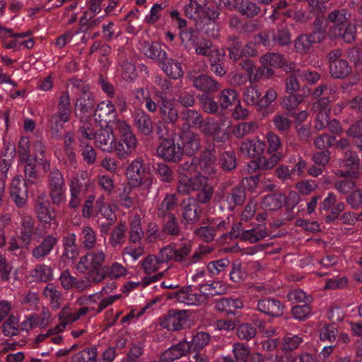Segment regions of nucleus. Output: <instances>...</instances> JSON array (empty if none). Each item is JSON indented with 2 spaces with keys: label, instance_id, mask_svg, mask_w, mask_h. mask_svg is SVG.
<instances>
[{
  "label": "nucleus",
  "instance_id": "1",
  "mask_svg": "<svg viewBox=\"0 0 362 362\" xmlns=\"http://www.w3.org/2000/svg\"><path fill=\"white\" fill-rule=\"evenodd\" d=\"M216 156L211 151H205L199 160L185 162L180 168L177 191L186 195L199 191L197 200L204 204L210 200L214 189L208 182L216 173Z\"/></svg>",
  "mask_w": 362,
  "mask_h": 362
},
{
  "label": "nucleus",
  "instance_id": "20",
  "mask_svg": "<svg viewBox=\"0 0 362 362\" xmlns=\"http://www.w3.org/2000/svg\"><path fill=\"white\" fill-rule=\"evenodd\" d=\"M10 193L16 205L21 206L25 203L27 197L26 184L22 181L20 176L14 177L12 180Z\"/></svg>",
  "mask_w": 362,
  "mask_h": 362
},
{
  "label": "nucleus",
  "instance_id": "42",
  "mask_svg": "<svg viewBox=\"0 0 362 362\" xmlns=\"http://www.w3.org/2000/svg\"><path fill=\"white\" fill-rule=\"evenodd\" d=\"M33 231V222L30 217H26L22 222L20 238L25 246L30 245Z\"/></svg>",
  "mask_w": 362,
  "mask_h": 362
},
{
  "label": "nucleus",
  "instance_id": "55",
  "mask_svg": "<svg viewBox=\"0 0 362 362\" xmlns=\"http://www.w3.org/2000/svg\"><path fill=\"white\" fill-rule=\"evenodd\" d=\"M220 164L224 170H231L236 166L235 157L232 151H226L220 157Z\"/></svg>",
  "mask_w": 362,
  "mask_h": 362
},
{
  "label": "nucleus",
  "instance_id": "33",
  "mask_svg": "<svg viewBox=\"0 0 362 362\" xmlns=\"http://www.w3.org/2000/svg\"><path fill=\"white\" fill-rule=\"evenodd\" d=\"M142 52L148 58L157 60L159 62H162L163 60L166 59L167 53L165 51L162 50L160 47L156 43L150 44L145 42L142 45Z\"/></svg>",
  "mask_w": 362,
  "mask_h": 362
},
{
  "label": "nucleus",
  "instance_id": "46",
  "mask_svg": "<svg viewBox=\"0 0 362 362\" xmlns=\"http://www.w3.org/2000/svg\"><path fill=\"white\" fill-rule=\"evenodd\" d=\"M233 354L235 362H246L250 356V351L247 346L236 343L233 345Z\"/></svg>",
  "mask_w": 362,
  "mask_h": 362
},
{
  "label": "nucleus",
  "instance_id": "9",
  "mask_svg": "<svg viewBox=\"0 0 362 362\" xmlns=\"http://www.w3.org/2000/svg\"><path fill=\"white\" fill-rule=\"evenodd\" d=\"M71 113L70 98L67 93H64L60 98L58 105V111L53 117V122L51 130L54 136L63 128V124L68 122Z\"/></svg>",
  "mask_w": 362,
  "mask_h": 362
},
{
  "label": "nucleus",
  "instance_id": "58",
  "mask_svg": "<svg viewBox=\"0 0 362 362\" xmlns=\"http://www.w3.org/2000/svg\"><path fill=\"white\" fill-rule=\"evenodd\" d=\"M239 11L247 16H253L259 13V8L252 2L242 0L239 5Z\"/></svg>",
  "mask_w": 362,
  "mask_h": 362
},
{
  "label": "nucleus",
  "instance_id": "28",
  "mask_svg": "<svg viewBox=\"0 0 362 362\" xmlns=\"http://www.w3.org/2000/svg\"><path fill=\"white\" fill-rule=\"evenodd\" d=\"M35 210L37 218L41 223L51 225L52 221H54V211L50 208L48 202L38 199Z\"/></svg>",
  "mask_w": 362,
  "mask_h": 362
},
{
  "label": "nucleus",
  "instance_id": "21",
  "mask_svg": "<svg viewBox=\"0 0 362 362\" xmlns=\"http://www.w3.org/2000/svg\"><path fill=\"white\" fill-rule=\"evenodd\" d=\"M182 216L188 223H194L198 221L201 209L197 201L189 198L182 202Z\"/></svg>",
  "mask_w": 362,
  "mask_h": 362
},
{
  "label": "nucleus",
  "instance_id": "59",
  "mask_svg": "<svg viewBox=\"0 0 362 362\" xmlns=\"http://www.w3.org/2000/svg\"><path fill=\"white\" fill-rule=\"evenodd\" d=\"M277 97L276 91L273 88L268 89L264 95L259 98L258 103L259 109H264L269 107L272 102H274Z\"/></svg>",
  "mask_w": 362,
  "mask_h": 362
},
{
  "label": "nucleus",
  "instance_id": "45",
  "mask_svg": "<svg viewBox=\"0 0 362 362\" xmlns=\"http://www.w3.org/2000/svg\"><path fill=\"white\" fill-rule=\"evenodd\" d=\"M260 62L264 66L281 67L285 64V60L282 55L276 53H268L263 55Z\"/></svg>",
  "mask_w": 362,
  "mask_h": 362
},
{
  "label": "nucleus",
  "instance_id": "18",
  "mask_svg": "<svg viewBox=\"0 0 362 362\" xmlns=\"http://www.w3.org/2000/svg\"><path fill=\"white\" fill-rule=\"evenodd\" d=\"M189 351V343L183 340L177 344L170 346L162 353L160 359L163 362H173L180 358Z\"/></svg>",
  "mask_w": 362,
  "mask_h": 362
},
{
  "label": "nucleus",
  "instance_id": "32",
  "mask_svg": "<svg viewBox=\"0 0 362 362\" xmlns=\"http://www.w3.org/2000/svg\"><path fill=\"white\" fill-rule=\"evenodd\" d=\"M115 115V108L113 104L109 100L103 101L99 103L95 111L96 119L98 118L100 120L105 121V122L114 118Z\"/></svg>",
  "mask_w": 362,
  "mask_h": 362
},
{
  "label": "nucleus",
  "instance_id": "51",
  "mask_svg": "<svg viewBox=\"0 0 362 362\" xmlns=\"http://www.w3.org/2000/svg\"><path fill=\"white\" fill-rule=\"evenodd\" d=\"M64 181L61 172L57 169H53L49 178V189L64 188Z\"/></svg>",
  "mask_w": 362,
  "mask_h": 362
},
{
  "label": "nucleus",
  "instance_id": "8",
  "mask_svg": "<svg viewBox=\"0 0 362 362\" xmlns=\"http://www.w3.org/2000/svg\"><path fill=\"white\" fill-rule=\"evenodd\" d=\"M127 176L128 184L132 187L145 184L146 187H149L151 185L149 173L141 160L136 159L129 165Z\"/></svg>",
  "mask_w": 362,
  "mask_h": 362
},
{
  "label": "nucleus",
  "instance_id": "3",
  "mask_svg": "<svg viewBox=\"0 0 362 362\" xmlns=\"http://www.w3.org/2000/svg\"><path fill=\"white\" fill-rule=\"evenodd\" d=\"M113 129L118 134L119 140H116L115 153L119 158H127L137 146V140L125 121L114 122Z\"/></svg>",
  "mask_w": 362,
  "mask_h": 362
},
{
  "label": "nucleus",
  "instance_id": "5",
  "mask_svg": "<svg viewBox=\"0 0 362 362\" xmlns=\"http://www.w3.org/2000/svg\"><path fill=\"white\" fill-rule=\"evenodd\" d=\"M105 258V254L103 251L88 252L81 257L76 269L82 273L88 272L93 281L99 283L105 277V274L99 270Z\"/></svg>",
  "mask_w": 362,
  "mask_h": 362
},
{
  "label": "nucleus",
  "instance_id": "14",
  "mask_svg": "<svg viewBox=\"0 0 362 362\" xmlns=\"http://www.w3.org/2000/svg\"><path fill=\"white\" fill-rule=\"evenodd\" d=\"M161 325L169 331L180 330L189 325V317L183 310L172 312L163 319Z\"/></svg>",
  "mask_w": 362,
  "mask_h": 362
},
{
  "label": "nucleus",
  "instance_id": "10",
  "mask_svg": "<svg viewBox=\"0 0 362 362\" xmlns=\"http://www.w3.org/2000/svg\"><path fill=\"white\" fill-rule=\"evenodd\" d=\"M299 197L296 192H291L286 199L281 194H272L265 196L260 203V206L265 210L273 211L280 208L283 203L286 202L288 206H294L298 204Z\"/></svg>",
  "mask_w": 362,
  "mask_h": 362
},
{
  "label": "nucleus",
  "instance_id": "12",
  "mask_svg": "<svg viewBox=\"0 0 362 362\" xmlns=\"http://www.w3.org/2000/svg\"><path fill=\"white\" fill-rule=\"evenodd\" d=\"M191 245L188 242H183L179 245H168L161 249L163 261L175 260L180 262L190 252Z\"/></svg>",
  "mask_w": 362,
  "mask_h": 362
},
{
  "label": "nucleus",
  "instance_id": "36",
  "mask_svg": "<svg viewBox=\"0 0 362 362\" xmlns=\"http://www.w3.org/2000/svg\"><path fill=\"white\" fill-rule=\"evenodd\" d=\"M94 107L93 98L89 95H83L76 102V115L81 117H85L86 114L91 113Z\"/></svg>",
  "mask_w": 362,
  "mask_h": 362
},
{
  "label": "nucleus",
  "instance_id": "40",
  "mask_svg": "<svg viewBox=\"0 0 362 362\" xmlns=\"http://www.w3.org/2000/svg\"><path fill=\"white\" fill-rule=\"evenodd\" d=\"M161 250L158 256L149 255L142 262V267L146 274H151L161 267L163 263L168 261H163L161 258Z\"/></svg>",
  "mask_w": 362,
  "mask_h": 362
},
{
  "label": "nucleus",
  "instance_id": "52",
  "mask_svg": "<svg viewBox=\"0 0 362 362\" xmlns=\"http://www.w3.org/2000/svg\"><path fill=\"white\" fill-rule=\"evenodd\" d=\"M126 232V227L124 225H119L117 226L111 233L110 243L114 247L120 245L124 242V238Z\"/></svg>",
  "mask_w": 362,
  "mask_h": 362
},
{
  "label": "nucleus",
  "instance_id": "16",
  "mask_svg": "<svg viewBox=\"0 0 362 362\" xmlns=\"http://www.w3.org/2000/svg\"><path fill=\"white\" fill-rule=\"evenodd\" d=\"M158 155L166 160L177 161L182 156L180 144L176 146L173 139H166L162 141L157 150Z\"/></svg>",
  "mask_w": 362,
  "mask_h": 362
},
{
  "label": "nucleus",
  "instance_id": "2",
  "mask_svg": "<svg viewBox=\"0 0 362 362\" xmlns=\"http://www.w3.org/2000/svg\"><path fill=\"white\" fill-rule=\"evenodd\" d=\"M348 13L346 10H335L328 16V35L330 38L341 37L347 42H351L355 38L356 27L351 24H346Z\"/></svg>",
  "mask_w": 362,
  "mask_h": 362
},
{
  "label": "nucleus",
  "instance_id": "44",
  "mask_svg": "<svg viewBox=\"0 0 362 362\" xmlns=\"http://www.w3.org/2000/svg\"><path fill=\"white\" fill-rule=\"evenodd\" d=\"M143 235L144 231L141 227V218L139 216H134L130 221V240L136 243L141 240Z\"/></svg>",
  "mask_w": 362,
  "mask_h": 362
},
{
  "label": "nucleus",
  "instance_id": "27",
  "mask_svg": "<svg viewBox=\"0 0 362 362\" xmlns=\"http://www.w3.org/2000/svg\"><path fill=\"white\" fill-rule=\"evenodd\" d=\"M159 110L160 116L165 122L173 123L177 120L178 114L173 100L162 98Z\"/></svg>",
  "mask_w": 362,
  "mask_h": 362
},
{
  "label": "nucleus",
  "instance_id": "25",
  "mask_svg": "<svg viewBox=\"0 0 362 362\" xmlns=\"http://www.w3.org/2000/svg\"><path fill=\"white\" fill-rule=\"evenodd\" d=\"M339 167L342 168H348V170H340V175L346 177H356V175L353 172L351 173L349 170H354L359 165V158L351 151H347L345 153L344 159L339 162Z\"/></svg>",
  "mask_w": 362,
  "mask_h": 362
},
{
  "label": "nucleus",
  "instance_id": "15",
  "mask_svg": "<svg viewBox=\"0 0 362 362\" xmlns=\"http://www.w3.org/2000/svg\"><path fill=\"white\" fill-rule=\"evenodd\" d=\"M88 312L89 308L87 307H83L78 311L71 312L69 305L64 306L59 314L60 323L54 328V332H62L68 324L75 322L80 317L86 315Z\"/></svg>",
  "mask_w": 362,
  "mask_h": 362
},
{
  "label": "nucleus",
  "instance_id": "17",
  "mask_svg": "<svg viewBox=\"0 0 362 362\" xmlns=\"http://www.w3.org/2000/svg\"><path fill=\"white\" fill-rule=\"evenodd\" d=\"M175 298L177 301L188 305H199L206 302L207 296L204 293H196L190 288L179 291Z\"/></svg>",
  "mask_w": 362,
  "mask_h": 362
},
{
  "label": "nucleus",
  "instance_id": "54",
  "mask_svg": "<svg viewBox=\"0 0 362 362\" xmlns=\"http://www.w3.org/2000/svg\"><path fill=\"white\" fill-rule=\"evenodd\" d=\"M199 101L204 110L209 113L217 112L218 105L217 103L206 93L202 94L199 97Z\"/></svg>",
  "mask_w": 362,
  "mask_h": 362
},
{
  "label": "nucleus",
  "instance_id": "26",
  "mask_svg": "<svg viewBox=\"0 0 362 362\" xmlns=\"http://www.w3.org/2000/svg\"><path fill=\"white\" fill-rule=\"evenodd\" d=\"M163 71L170 78L177 79L183 75L181 64L173 59L168 58L159 62Z\"/></svg>",
  "mask_w": 362,
  "mask_h": 362
},
{
  "label": "nucleus",
  "instance_id": "57",
  "mask_svg": "<svg viewBox=\"0 0 362 362\" xmlns=\"http://www.w3.org/2000/svg\"><path fill=\"white\" fill-rule=\"evenodd\" d=\"M283 158L281 153H276L271 156L269 159L265 157H259V165L261 169L269 170L273 168Z\"/></svg>",
  "mask_w": 362,
  "mask_h": 362
},
{
  "label": "nucleus",
  "instance_id": "39",
  "mask_svg": "<svg viewBox=\"0 0 362 362\" xmlns=\"http://www.w3.org/2000/svg\"><path fill=\"white\" fill-rule=\"evenodd\" d=\"M243 307V303L239 298H221L216 303L217 310L226 311L228 313H233L234 310L240 309Z\"/></svg>",
  "mask_w": 362,
  "mask_h": 362
},
{
  "label": "nucleus",
  "instance_id": "48",
  "mask_svg": "<svg viewBox=\"0 0 362 362\" xmlns=\"http://www.w3.org/2000/svg\"><path fill=\"white\" fill-rule=\"evenodd\" d=\"M19 329V319L15 316L9 317L3 324L2 330L6 336L16 335Z\"/></svg>",
  "mask_w": 362,
  "mask_h": 362
},
{
  "label": "nucleus",
  "instance_id": "13",
  "mask_svg": "<svg viewBox=\"0 0 362 362\" xmlns=\"http://www.w3.org/2000/svg\"><path fill=\"white\" fill-rule=\"evenodd\" d=\"M325 33L321 30H316L310 35H301L295 40V48L300 54H306L310 52L315 43L324 40Z\"/></svg>",
  "mask_w": 362,
  "mask_h": 362
},
{
  "label": "nucleus",
  "instance_id": "50",
  "mask_svg": "<svg viewBox=\"0 0 362 362\" xmlns=\"http://www.w3.org/2000/svg\"><path fill=\"white\" fill-rule=\"evenodd\" d=\"M260 98V93L258 89L255 86H251L245 90L243 93L244 101L250 105H255L258 107L259 99Z\"/></svg>",
  "mask_w": 362,
  "mask_h": 362
},
{
  "label": "nucleus",
  "instance_id": "29",
  "mask_svg": "<svg viewBox=\"0 0 362 362\" xmlns=\"http://www.w3.org/2000/svg\"><path fill=\"white\" fill-rule=\"evenodd\" d=\"M181 145L182 146V153H185L191 155L197 151L199 146L197 136L192 132H183L180 136Z\"/></svg>",
  "mask_w": 362,
  "mask_h": 362
},
{
  "label": "nucleus",
  "instance_id": "6",
  "mask_svg": "<svg viewBox=\"0 0 362 362\" xmlns=\"http://www.w3.org/2000/svg\"><path fill=\"white\" fill-rule=\"evenodd\" d=\"M329 103L328 98H322L313 104V110L316 117L315 127L317 129H322L327 125L333 134H339L341 132L339 122L335 119L328 122Z\"/></svg>",
  "mask_w": 362,
  "mask_h": 362
},
{
  "label": "nucleus",
  "instance_id": "19",
  "mask_svg": "<svg viewBox=\"0 0 362 362\" xmlns=\"http://www.w3.org/2000/svg\"><path fill=\"white\" fill-rule=\"evenodd\" d=\"M341 54L339 50L329 54L330 59H334L330 64V73L334 78H339L346 76L350 72V67L346 61L337 59Z\"/></svg>",
  "mask_w": 362,
  "mask_h": 362
},
{
  "label": "nucleus",
  "instance_id": "7",
  "mask_svg": "<svg viewBox=\"0 0 362 362\" xmlns=\"http://www.w3.org/2000/svg\"><path fill=\"white\" fill-rule=\"evenodd\" d=\"M231 122L228 118L218 120L208 119L202 126V132L213 136L217 141H225L229 136V129Z\"/></svg>",
  "mask_w": 362,
  "mask_h": 362
},
{
  "label": "nucleus",
  "instance_id": "53",
  "mask_svg": "<svg viewBox=\"0 0 362 362\" xmlns=\"http://www.w3.org/2000/svg\"><path fill=\"white\" fill-rule=\"evenodd\" d=\"M303 339L299 335L287 334L282 343V349L286 351L296 349L302 343Z\"/></svg>",
  "mask_w": 362,
  "mask_h": 362
},
{
  "label": "nucleus",
  "instance_id": "34",
  "mask_svg": "<svg viewBox=\"0 0 362 362\" xmlns=\"http://www.w3.org/2000/svg\"><path fill=\"white\" fill-rule=\"evenodd\" d=\"M218 100L222 109H227L240 101L237 91L232 88L223 90Z\"/></svg>",
  "mask_w": 362,
  "mask_h": 362
},
{
  "label": "nucleus",
  "instance_id": "61",
  "mask_svg": "<svg viewBox=\"0 0 362 362\" xmlns=\"http://www.w3.org/2000/svg\"><path fill=\"white\" fill-rule=\"evenodd\" d=\"M18 154L21 160H31L32 156L30 155L29 140L26 137H23L18 144Z\"/></svg>",
  "mask_w": 362,
  "mask_h": 362
},
{
  "label": "nucleus",
  "instance_id": "4",
  "mask_svg": "<svg viewBox=\"0 0 362 362\" xmlns=\"http://www.w3.org/2000/svg\"><path fill=\"white\" fill-rule=\"evenodd\" d=\"M80 132L83 138L88 140L94 139L95 145L102 151L115 153L116 139L111 128H101L94 132L92 125L85 123L81 127Z\"/></svg>",
  "mask_w": 362,
  "mask_h": 362
},
{
  "label": "nucleus",
  "instance_id": "63",
  "mask_svg": "<svg viewBox=\"0 0 362 362\" xmlns=\"http://www.w3.org/2000/svg\"><path fill=\"white\" fill-rule=\"evenodd\" d=\"M303 100L301 95H290L281 101L282 106L288 110L294 109Z\"/></svg>",
  "mask_w": 362,
  "mask_h": 362
},
{
  "label": "nucleus",
  "instance_id": "47",
  "mask_svg": "<svg viewBox=\"0 0 362 362\" xmlns=\"http://www.w3.org/2000/svg\"><path fill=\"white\" fill-rule=\"evenodd\" d=\"M52 270L45 264L36 267L31 272V276L37 281H49L52 279Z\"/></svg>",
  "mask_w": 362,
  "mask_h": 362
},
{
  "label": "nucleus",
  "instance_id": "64",
  "mask_svg": "<svg viewBox=\"0 0 362 362\" xmlns=\"http://www.w3.org/2000/svg\"><path fill=\"white\" fill-rule=\"evenodd\" d=\"M177 205L175 195L168 194L160 203L158 210L161 215H165L166 211L173 209Z\"/></svg>",
  "mask_w": 362,
  "mask_h": 362
},
{
  "label": "nucleus",
  "instance_id": "30",
  "mask_svg": "<svg viewBox=\"0 0 362 362\" xmlns=\"http://www.w3.org/2000/svg\"><path fill=\"white\" fill-rule=\"evenodd\" d=\"M57 240L53 235H47L42 243L33 248L32 254L36 259H41L48 255L56 245Z\"/></svg>",
  "mask_w": 362,
  "mask_h": 362
},
{
  "label": "nucleus",
  "instance_id": "31",
  "mask_svg": "<svg viewBox=\"0 0 362 362\" xmlns=\"http://www.w3.org/2000/svg\"><path fill=\"white\" fill-rule=\"evenodd\" d=\"M134 122L141 134L148 135L152 132L153 124L151 119L143 110H138L135 112Z\"/></svg>",
  "mask_w": 362,
  "mask_h": 362
},
{
  "label": "nucleus",
  "instance_id": "38",
  "mask_svg": "<svg viewBox=\"0 0 362 362\" xmlns=\"http://www.w3.org/2000/svg\"><path fill=\"white\" fill-rule=\"evenodd\" d=\"M43 296L49 301L52 308L58 309L61 304L62 295L57 287L52 284H47L43 290Z\"/></svg>",
  "mask_w": 362,
  "mask_h": 362
},
{
  "label": "nucleus",
  "instance_id": "11",
  "mask_svg": "<svg viewBox=\"0 0 362 362\" xmlns=\"http://www.w3.org/2000/svg\"><path fill=\"white\" fill-rule=\"evenodd\" d=\"M207 0H190L185 7V13L191 18L197 19L208 16L210 19H216L219 16L216 11H209L206 7Z\"/></svg>",
  "mask_w": 362,
  "mask_h": 362
},
{
  "label": "nucleus",
  "instance_id": "41",
  "mask_svg": "<svg viewBox=\"0 0 362 362\" xmlns=\"http://www.w3.org/2000/svg\"><path fill=\"white\" fill-rule=\"evenodd\" d=\"M210 340V335L204 332H198L193 334L189 343V351H199L203 349Z\"/></svg>",
  "mask_w": 362,
  "mask_h": 362
},
{
  "label": "nucleus",
  "instance_id": "23",
  "mask_svg": "<svg viewBox=\"0 0 362 362\" xmlns=\"http://www.w3.org/2000/svg\"><path fill=\"white\" fill-rule=\"evenodd\" d=\"M259 311L272 316H279L283 313V306L281 303L275 299H263L258 302Z\"/></svg>",
  "mask_w": 362,
  "mask_h": 362
},
{
  "label": "nucleus",
  "instance_id": "22",
  "mask_svg": "<svg viewBox=\"0 0 362 362\" xmlns=\"http://www.w3.org/2000/svg\"><path fill=\"white\" fill-rule=\"evenodd\" d=\"M189 78L193 81L194 86L204 92L215 91L219 88L218 84L206 75L195 77L192 72L189 73Z\"/></svg>",
  "mask_w": 362,
  "mask_h": 362
},
{
  "label": "nucleus",
  "instance_id": "49",
  "mask_svg": "<svg viewBox=\"0 0 362 362\" xmlns=\"http://www.w3.org/2000/svg\"><path fill=\"white\" fill-rule=\"evenodd\" d=\"M96 206L98 209V212L96 213L98 216L99 214L101 215L108 223H112L115 220V216L112 209L109 205L105 204L103 199L100 198L97 200Z\"/></svg>",
  "mask_w": 362,
  "mask_h": 362
},
{
  "label": "nucleus",
  "instance_id": "62",
  "mask_svg": "<svg viewBox=\"0 0 362 362\" xmlns=\"http://www.w3.org/2000/svg\"><path fill=\"white\" fill-rule=\"evenodd\" d=\"M256 335V329L250 324H243L238 328V336L241 339L250 340Z\"/></svg>",
  "mask_w": 362,
  "mask_h": 362
},
{
  "label": "nucleus",
  "instance_id": "60",
  "mask_svg": "<svg viewBox=\"0 0 362 362\" xmlns=\"http://www.w3.org/2000/svg\"><path fill=\"white\" fill-rule=\"evenodd\" d=\"M33 315L37 327H44L50 322L51 315L47 308H42L39 314H33Z\"/></svg>",
  "mask_w": 362,
  "mask_h": 362
},
{
  "label": "nucleus",
  "instance_id": "35",
  "mask_svg": "<svg viewBox=\"0 0 362 362\" xmlns=\"http://www.w3.org/2000/svg\"><path fill=\"white\" fill-rule=\"evenodd\" d=\"M256 44H262L264 47H271L272 42L269 39V35L261 34L255 37V42H250L245 45L243 48V53L245 55L254 56L257 54V49L255 48Z\"/></svg>",
  "mask_w": 362,
  "mask_h": 362
},
{
  "label": "nucleus",
  "instance_id": "37",
  "mask_svg": "<svg viewBox=\"0 0 362 362\" xmlns=\"http://www.w3.org/2000/svg\"><path fill=\"white\" fill-rule=\"evenodd\" d=\"M266 235L265 226L259 225L257 227L244 230L242 234V240L253 243L263 239Z\"/></svg>",
  "mask_w": 362,
  "mask_h": 362
},
{
  "label": "nucleus",
  "instance_id": "43",
  "mask_svg": "<svg viewBox=\"0 0 362 362\" xmlns=\"http://www.w3.org/2000/svg\"><path fill=\"white\" fill-rule=\"evenodd\" d=\"M81 240L86 249H93L95 246L96 232L91 227L85 226L81 231Z\"/></svg>",
  "mask_w": 362,
  "mask_h": 362
},
{
  "label": "nucleus",
  "instance_id": "56",
  "mask_svg": "<svg viewBox=\"0 0 362 362\" xmlns=\"http://www.w3.org/2000/svg\"><path fill=\"white\" fill-rule=\"evenodd\" d=\"M338 334L337 329L332 325L323 327L320 331V339L323 341H334Z\"/></svg>",
  "mask_w": 362,
  "mask_h": 362
},
{
  "label": "nucleus",
  "instance_id": "24",
  "mask_svg": "<svg viewBox=\"0 0 362 362\" xmlns=\"http://www.w3.org/2000/svg\"><path fill=\"white\" fill-rule=\"evenodd\" d=\"M265 149V143L259 139H252L242 143L240 151L248 157L259 156Z\"/></svg>",
  "mask_w": 362,
  "mask_h": 362
}]
</instances>
